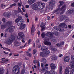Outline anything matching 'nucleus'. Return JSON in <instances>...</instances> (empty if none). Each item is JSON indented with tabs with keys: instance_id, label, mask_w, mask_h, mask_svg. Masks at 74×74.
I'll return each mask as SVG.
<instances>
[{
	"instance_id": "nucleus-1",
	"label": "nucleus",
	"mask_w": 74,
	"mask_h": 74,
	"mask_svg": "<svg viewBox=\"0 0 74 74\" xmlns=\"http://www.w3.org/2000/svg\"><path fill=\"white\" fill-rule=\"evenodd\" d=\"M45 3H42L41 2H38L36 3L33 4L32 5V7L33 10H42L45 8Z\"/></svg>"
},
{
	"instance_id": "nucleus-2",
	"label": "nucleus",
	"mask_w": 74,
	"mask_h": 74,
	"mask_svg": "<svg viewBox=\"0 0 74 74\" xmlns=\"http://www.w3.org/2000/svg\"><path fill=\"white\" fill-rule=\"evenodd\" d=\"M41 50L43 51V52H40V56L42 57L45 56V55H47L48 54H49L50 52L48 50V48H46L45 47H41Z\"/></svg>"
},
{
	"instance_id": "nucleus-3",
	"label": "nucleus",
	"mask_w": 74,
	"mask_h": 74,
	"mask_svg": "<svg viewBox=\"0 0 74 74\" xmlns=\"http://www.w3.org/2000/svg\"><path fill=\"white\" fill-rule=\"evenodd\" d=\"M69 68L71 69V71H69V68L66 67L65 71V74H73L74 72V65H69Z\"/></svg>"
},
{
	"instance_id": "nucleus-4",
	"label": "nucleus",
	"mask_w": 74,
	"mask_h": 74,
	"mask_svg": "<svg viewBox=\"0 0 74 74\" xmlns=\"http://www.w3.org/2000/svg\"><path fill=\"white\" fill-rule=\"evenodd\" d=\"M13 74H18L20 73V68L18 65H15L13 68Z\"/></svg>"
},
{
	"instance_id": "nucleus-5",
	"label": "nucleus",
	"mask_w": 74,
	"mask_h": 74,
	"mask_svg": "<svg viewBox=\"0 0 74 74\" xmlns=\"http://www.w3.org/2000/svg\"><path fill=\"white\" fill-rule=\"evenodd\" d=\"M19 23H18L17 25L18 26H20V29L23 30L26 27V25L25 24H23V21H20Z\"/></svg>"
},
{
	"instance_id": "nucleus-6",
	"label": "nucleus",
	"mask_w": 74,
	"mask_h": 74,
	"mask_svg": "<svg viewBox=\"0 0 74 74\" xmlns=\"http://www.w3.org/2000/svg\"><path fill=\"white\" fill-rule=\"evenodd\" d=\"M65 20V22H68L69 21V18L67 17V16L64 15H63L61 16L60 18V20L61 21H63Z\"/></svg>"
},
{
	"instance_id": "nucleus-7",
	"label": "nucleus",
	"mask_w": 74,
	"mask_h": 74,
	"mask_svg": "<svg viewBox=\"0 0 74 74\" xmlns=\"http://www.w3.org/2000/svg\"><path fill=\"white\" fill-rule=\"evenodd\" d=\"M10 38L11 40L8 41L7 42V44H8V45L11 44H12V42L14 41H15V36H14V35H12L11 36Z\"/></svg>"
},
{
	"instance_id": "nucleus-8",
	"label": "nucleus",
	"mask_w": 74,
	"mask_h": 74,
	"mask_svg": "<svg viewBox=\"0 0 74 74\" xmlns=\"http://www.w3.org/2000/svg\"><path fill=\"white\" fill-rule=\"evenodd\" d=\"M18 36H17L18 39H20V38L21 39H23L24 38H25V36L23 33V32H20L18 33Z\"/></svg>"
},
{
	"instance_id": "nucleus-9",
	"label": "nucleus",
	"mask_w": 74,
	"mask_h": 74,
	"mask_svg": "<svg viewBox=\"0 0 74 74\" xmlns=\"http://www.w3.org/2000/svg\"><path fill=\"white\" fill-rule=\"evenodd\" d=\"M46 36L49 38H52L53 37V34L50 32H47L45 34Z\"/></svg>"
},
{
	"instance_id": "nucleus-10",
	"label": "nucleus",
	"mask_w": 74,
	"mask_h": 74,
	"mask_svg": "<svg viewBox=\"0 0 74 74\" xmlns=\"http://www.w3.org/2000/svg\"><path fill=\"white\" fill-rule=\"evenodd\" d=\"M14 30L13 26H11L9 28H7L6 29V32H13Z\"/></svg>"
},
{
	"instance_id": "nucleus-11",
	"label": "nucleus",
	"mask_w": 74,
	"mask_h": 74,
	"mask_svg": "<svg viewBox=\"0 0 74 74\" xmlns=\"http://www.w3.org/2000/svg\"><path fill=\"white\" fill-rule=\"evenodd\" d=\"M55 4V1L51 0L50 1V4H49V6L50 8H53V7H54V5Z\"/></svg>"
},
{
	"instance_id": "nucleus-12",
	"label": "nucleus",
	"mask_w": 74,
	"mask_h": 74,
	"mask_svg": "<svg viewBox=\"0 0 74 74\" xmlns=\"http://www.w3.org/2000/svg\"><path fill=\"white\" fill-rule=\"evenodd\" d=\"M50 66L51 67V69L53 70H55L56 67V65H55L53 63H51L50 64Z\"/></svg>"
},
{
	"instance_id": "nucleus-13",
	"label": "nucleus",
	"mask_w": 74,
	"mask_h": 74,
	"mask_svg": "<svg viewBox=\"0 0 74 74\" xmlns=\"http://www.w3.org/2000/svg\"><path fill=\"white\" fill-rule=\"evenodd\" d=\"M43 43L46 45H49V46H50L52 45V43H51V42H48L47 40H45L43 42Z\"/></svg>"
},
{
	"instance_id": "nucleus-14",
	"label": "nucleus",
	"mask_w": 74,
	"mask_h": 74,
	"mask_svg": "<svg viewBox=\"0 0 74 74\" xmlns=\"http://www.w3.org/2000/svg\"><path fill=\"white\" fill-rule=\"evenodd\" d=\"M3 15L5 17H7V18H9L10 16V12H5L3 14Z\"/></svg>"
},
{
	"instance_id": "nucleus-15",
	"label": "nucleus",
	"mask_w": 74,
	"mask_h": 74,
	"mask_svg": "<svg viewBox=\"0 0 74 74\" xmlns=\"http://www.w3.org/2000/svg\"><path fill=\"white\" fill-rule=\"evenodd\" d=\"M60 10L61 11L62 10V14H63V13L65 12V10H66V6L65 5L63 6L60 8Z\"/></svg>"
},
{
	"instance_id": "nucleus-16",
	"label": "nucleus",
	"mask_w": 74,
	"mask_h": 74,
	"mask_svg": "<svg viewBox=\"0 0 74 74\" xmlns=\"http://www.w3.org/2000/svg\"><path fill=\"white\" fill-rule=\"evenodd\" d=\"M22 17L21 16H19L15 21L16 23H19V22L22 19Z\"/></svg>"
},
{
	"instance_id": "nucleus-17",
	"label": "nucleus",
	"mask_w": 74,
	"mask_h": 74,
	"mask_svg": "<svg viewBox=\"0 0 74 74\" xmlns=\"http://www.w3.org/2000/svg\"><path fill=\"white\" fill-rule=\"evenodd\" d=\"M36 1V0H28V3L29 4L31 5L32 4H33V3H35Z\"/></svg>"
},
{
	"instance_id": "nucleus-18",
	"label": "nucleus",
	"mask_w": 74,
	"mask_h": 74,
	"mask_svg": "<svg viewBox=\"0 0 74 74\" xmlns=\"http://www.w3.org/2000/svg\"><path fill=\"white\" fill-rule=\"evenodd\" d=\"M21 45V43L18 42V41H15L14 42V46H19Z\"/></svg>"
},
{
	"instance_id": "nucleus-19",
	"label": "nucleus",
	"mask_w": 74,
	"mask_h": 74,
	"mask_svg": "<svg viewBox=\"0 0 74 74\" xmlns=\"http://www.w3.org/2000/svg\"><path fill=\"white\" fill-rule=\"evenodd\" d=\"M64 59L65 62H69V61L70 60V58H69V57L66 56L64 58Z\"/></svg>"
},
{
	"instance_id": "nucleus-20",
	"label": "nucleus",
	"mask_w": 74,
	"mask_h": 74,
	"mask_svg": "<svg viewBox=\"0 0 74 74\" xmlns=\"http://www.w3.org/2000/svg\"><path fill=\"white\" fill-rule=\"evenodd\" d=\"M66 24L64 23H61L60 25L59 26L61 27H62V28H64L65 26H66Z\"/></svg>"
},
{
	"instance_id": "nucleus-21",
	"label": "nucleus",
	"mask_w": 74,
	"mask_h": 74,
	"mask_svg": "<svg viewBox=\"0 0 74 74\" xmlns=\"http://www.w3.org/2000/svg\"><path fill=\"white\" fill-rule=\"evenodd\" d=\"M67 12L68 13V14H73V13H74V10L73 9H69L67 11Z\"/></svg>"
},
{
	"instance_id": "nucleus-22",
	"label": "nucleus",
	"mask_w": 74,
	"mask_h": 74,
	"mask_svg": "<svg viewBox=\"0 0 74 74\" xmlns=\"http://www.w3.org/2000/svg\"><path fill=\"white\" fill-rule=\"evenodd\" d=\"M64 44V42L62 41L60 43H58L56 44V45L58 47H60L61 45H62Z\"/></svg>"
},
{
	"instance_id": "nucleus-23",
	"label": "nucleus",
	"mask_w": 74,
	"mask_h": 74,
	"mask_svg": "<svg viewBox=\"0 0 74 74\" xmlns=\"http://www.w3.org/2000/svg\"><path fill=\"white\" fill-rule=\"evenodd\" d=\"M53 57H52L51 59V60H55L57 59V57L55 55H53Z\"/></svg>"
},
{
	"instance_id": "nucleus-24",
	"label": "nucleus",
	"mask_w": 74,
	"mask_h": 74,
	"mask_svg": "<svg viewBox=\"0 0 74 74\" xmlns=\"http://www.w3.org/2000/svg\"><path fill=\"white\" fill-rule=\"evenodd\" d=\"M62 70H63V68L62 66H60L59 69V73L60 74H62Z\"/></svg>"
},
{
	"instance_id": "nucleus-25",
	"label": "nucleus",
	"mask_w": 74,
	"mask_h": 74,
	"mask_svg": "<svg viewBox=\"0 0 74 74\" xmlns=\"http://www.w3.org/2000/svg\"><path fill=\"white\" fill-rule=\"evenodd\" d=\"M6 23L8 26H10V25H12V21H8Z\"/></svg>"
},
{
	"instance_id": "nucleus-26",
	"label": "nucleus",
	"mask_w": 74,
	"mask_h": 74,
	"mask_svg": "<svg viewBox=\"0 0 74 74\" xmlns=\"http://www.w3.org/2000/svg\"><path fill=\"white\" fill-rule=\"evenodd\" d=\"M6 27H7V25L5 24H3L1 25V28L2 30L4 29V28Z\"/></svg>"
},
{
	"instance_id": "nucleus-27",
	"label": "nucleus",
	"mask_w": 74,
	"mask_h": 74,
	"mask_svg": "<svg viewBox=\"0 0 74 74\" xmlns=\"http://www.w3.org/2000/svg\"><path fill=\"white\" fill-rule=\"evenodd\" d=\"M50 49L52 51H53L54 52H56L57 51V49H55L53 47H50Z\"/></svg>"
},
{
	"instance_id": "nucleus-28",
	"label": "nucleus",
	"mask_w": 74,
	"mask_h": 74,
	"mask_svg": "<svg viewBox=\"0 0 74 74\" xmlns=\"http://www.w3.org/2000/svg\"><path fill=\"white\" fill-rule=\"evenodd\" d=\"M4 70L2 68H0V74H2L4 73Z\"/></svg>"
},
{
	"instance_id": "nucleus-29",
	"label": "nucleus",
	"mask_w": 74,
	"mask_h": 74,
	"mask_svg": "<svg viewBox=\"0 0 74 74\" xmlns=\"http://www.w3.org/2000/svg\"><path fill=\"white\" fill-rule=\"evenodd\" d=\"M47 70V68H44L42 69L41 71V73H44Z\"/></svg>"
},
{
	"instance_id": "nucleus-30",
	"label": "nucleus",
	"mask_w": 74,
	"mask_h": 74,
	"mask_svg": "<svg viewBox=\"0 0 74 74\" xmlns=\"http://www.w3.org/2000/svg\"><path fill=\"white\" fill-rule=\"evenodd\" d=\"M59 10H60V7H58V8L56 9V10H54V11H53V14H55V13H56V12H58V11H59Z\"/></svg>"
},
{
	"instance_id": "nucleus-31",
	"label": "nucleus",
	"mask_w": 74,
	"mask_h": 74,
	"mask_svg": "<svg viewBox=\"0 0 74 74\" xmlns=\"http://www.w3.org/2000/svg\"><path fill=\"white\" fill-rule=\"evenodd\" d=\"M59 3H60V4L59 5V7H61L63 5V3H64V2L63 1H60Z\"/></svg>"
},
{
	"instance_id": "nucleus-32",
	"label": "nucleus",
	"mask_w": 74,
	"mask_h": 74,
	"mask_svg": "<svg viewBox=\"0 0 74 74\" xmlns=\"http://www.w3.org/2000/svg\"><path fill=\"white\" fill-rule=\"evenodd\" d=\"M41 61L42 62H43V63L44 64H45L47 62V60H46V59L44 58H42Z\"/></svg>"
},
{
	"instance_id": "nucleus-33",
	"label": "nucleus",
	"mask_w": 74,
	"mask_h": 74,
	"mask_svg": "<svg viewBox=\"0 0 74 74\" xmlns=\"http://www.w3.org/2000/svg\"><path fill=\"white\" fill-rule=\"evenodd\" d=\"M45 36H46V35H45V34H44V33H42L41 34V36L43 38H45Z\"/></svg>"
},
{
	"instance_id": "nucleus-34",
	"label": "nucleus",
	"mask_w": 74,
	"mask_h": 74,
	"mask_svg": "<svg viewBox=\"0 0 74 74\" xmlns=\"http://www.w3.org/2000/svg\"><path fill=\"white\" fill-rule=\"evenodd\" d=\"M26 53L27 56H28L29 57H31V56H32V54L30 53H29V51H27Z\"/></svg>"
},
{
	"instance_id": "nucleus-35",
	"label": "nucleus",
	"mask_w": 74,
	"mask_h": 74,
	"mask_svg": "<svg viewBox=\"0 0 74 74\" xmlns=\"http://www.w3.org/2000/svg\"><path fill=\"white\" fill-rule=\"evenodd\" d=\"M46 23H42L40 25V27H44L45 26Z\"/></svg>"
},
{
	"instance_id": "nucleus-36",
	"label": "nucleus",
	"mask_w": 74,
	"mask_h": 74,
	"mask_svg": "<svg viewBox=\"0 0 74 74\" xmlns=\"http://www.w3.org/2000/svg\"><path fill=\"white\" fill-rule=\"evenodd\" d=\"M25 70L23 69L21 72V74H25Z\"/></svg>"
},
{
	"instance_id": "nucleus-37",
	"label": "nucleus",
	"mask_w": 74,
	"mask_h": 74,
	"mask_svg": "<svg viewBox=\"0 0 74 74\" xmlns=\"http://www.w3.org/2000/svg\"><path fill=\"white\" fill-rule=\"evenodd\" d=\"M31 42H32V40L29 39L28 41V43H27L28 44V45H27L28 46L30 45V43Z\"/></svg>"
},
{
	"instance_id": "nucleus-38",
	"label": "nucleus",
	"mask_w": 74,
	"mask_h": 74,
	"mask_svg": "<svg viewBox=\"0 0 74 74\" xmlns=\"http://www.w3.org/2000/svg\"><path fill=\"white\" fill-rule=\"evenodd\" d=\"M16 5H17L16 4V3H14L12 4H10V7H13V6H16Z\"/></svg>"
},
{
	"instance_id": "nucleus-39",
	"label": "nucleus",
	"mask_w": 74,
	"mask_h": 74,
	"mask_svg": "<svg viewBox=\"0 0 74 74\" xmlns=\"http://www.w3.org/2000/svg\"><path fill=\"white\" fill-rule=\"evenodd\" d=\"M1 47L2 48H3L4 50H7V51H10V49H8L7 48H4L2 47Z\"/></svg>"
},
{
	"instance_id": "nucleus-40",
	"label": "nucleus",
	"mask_w": 74,
	"mask_h": 74,
	"mask_svg": "<svg viewBox=\"0 0 74 74\" xmlns=\"http://www.w3.org/2000/svg\"><path fill=\"white\" fill-rule=\"evenodd\" d=\"M54 34L56 36H58L59 35V33H58V32L57 31L55 32Z\"/></svg>"
},
{
	"instance_id": "nucleus-41",
	"label": "nucleus",
	"mask_w": 74,
	"mask_h": 74,
	"mask_svg": "<svg viewBox=\"0 0 74 74\" xmlns=\"http://www.w3.org/2000/svg\"><path fill=\"white\" fill-rule=\"evenodd\" d=\"M39 41H40L39 39H37L36 40V43L37 45H38V43H39Z\"/></svg>"
},
{
	"instance_id": "nucleus-42",
	"label": "nucleus",
	"mask_w": 74,
	"mask_h": 74,
	"mask_svg": "<svg viewBox=\"0 0 74 74\" xmlns=\"http://www.w3.org/2000/svg\"><path fill=\"white\" fill-rule=\"evenodd\" d=\"M37 52V51L36 49H34L33 50V54L34 55Z\"/></svg>"
},
{
	"instance_id": "nucleus-43",
	"label": "nucleus",
	"mask_w": 74,
	"mask_h": 74,
	"mask_svg": "<svg viewBox=\"0 0 74 74\" xmlns=\"http://www.w3.org/2000/svg\"><path fill=\"white\" fill-rule=\"evenodd\" d=\"M41 27L42 29H41V30H45V27Z\"/></svg>"
},
{
	"instance_id": "nucleus-44",
	"label": "nucleus",
	"mask_w": 74,
	"mask_h": 74,
	"mask_svg": "<svg viewBox=\"0 0 74 74\" xmlns=\"http://www.w3.org/2000/svg\"><path fill=\"white\" fill-rule=\"evenodd\" d=\"M5 18H3L2 19V21L3 22H4V23L5 22V21H6Z\"/></svg>"
},
{
	"instance_id": "nucleus-45",
	"label": "nucleus",
	"mask_w": 74,
	"mask_h": 74,
	"mask_svg": "<svg viewBox=\"0 0 74 74\" xmlns=\"http://www.w3.org/2000/svg\"><path fill=\"white\" fill-rule=\"evenodd\" d=\"M71 58L72 60H73L74 61V55L71 56Z\"/></svg>"
},
{
	"instance_id": "nucleus-46",
	"label": "nucleus",
	"mask_w": 74,
	"mask_h": 74,
	"mask_svg": "<svg viewBox=\"0 0 74 74\" xmlns=\"http://www.w3.org/2000/svg\"><path fill=\"white\" fill-rule=\"evenodd\" d=\"M31 30L32 33H34V31L35 30V29H32H32L31 28Z\"/></svg>"
},
{
	"instance_id": "nucleus-47",
	"label": "nucleus",
	"mask_w": 74,
	"mask_h": 74,
	"mask_svg": "<svg viewBox=\"0 0 74 74\" xmlns=\"http://www.w3.org/2000/svg\"><path fill=\"white\" fill-rule=\"evenodd\" d=\"M54 29L55 30H59L57 28V26H55L54 27Z\"/></svg>"
},
{
	"instance_id": "nucleus-48",
	"label": "nucleus",
	"mask_w": 74,
	"mask_h": 74,
	"mask_svg": "<svg viewBox=\"0 0 74 74\" xmlns=\"http://www.w3.org/2000/svg\"><path fill=\"white\" fill-rule=\"evenodd\" d=\"M51 74H55V71H51Z\"/></svg>"
},
{
	"instance_id": "nucleus-49",
	"label": "nucleus",
	"mask_w": 74,
	"mask_h": 74,
	"mask_svg": "<svg viewBox=\"0 0 74 74\" xmlns=\"http://www.w3.org/2000/svg\"><path fill=\"white\" fill-rule=\"evenodd\" d=\"M25 47H18L19 49H24Z\"/></svg>"
},
{
	"instance_id": "nucleus-50",
	"label": "nucleus",
	"mask_w": 74,
	"mask_h": 74,
	"mask_svg": "<svg viewBox=\"0 0 74 74\" xmlns=\"http://www.w3.org/2000/svg\"><path fill=\"white\" fill-rule=\"evenodd\" d=\"M50 74V72L49 71H46L45 72V73L44 74Z\"/></svg>"
},
{
	"instance_id": "nucleus-51",
	"label": "nucleus",
	"mask_w": 74,
	"mask_h": 74,
	"mask_svg": "<svg viewBox=\"0 0 74 74\" xmlns=\"http://www.w3.org/2000/svg\"><path fill=\"white\" fill-rule=\"evenodd\" d=\"M74 62L73 61H70V63L71 64H73Z\"/></svg>"
},
{
	"instance_id": "nucleus-52",
	"label": "nucleus",
	"mask_w": 74,
	"mask_h": 74,
	"mask_svg": "<svg viewBox=\"0 0 74 74\" xmlns=\"http://www.w3.org/2000/svg\"><path fill=\"white\" fill-rule=\"evenodd\" d=\"M37 34L38 35V36H40V31H38V32Z\"/></svg>"
},
{
	"instance_id": "nucleus-53",
	"label": "nucleus",
	"mask_w": 74,
	"mask_h": 74,
	"mask_svg": "<svg viewBox=\"0 0 74 74\" xmlns=\"http://www.w3.org/2000/svg\"><path fill=\"white\" fill-rule=\"evenodd\" d=\"M14 1L15 3H18V2H19V0H14Z\"/></svg>"
},
{
	"instance_id": "nucleus-54",
	"label": "nucleus",
	"mask_w": 74,
	"mask_h": 74,
	"mask_svg": "<svg viewBox=\"0 0 74 74\" xmlns=\"http://www.w3.org/2000/svg\"><path fill=\"white\" fill-rule=\"evenodd\" d=\"M18 6H19V7H21L22 5H21V4L20 3H19V2L18 3Z\"/></svg>"
},
{
	"instance_id": "nucleus-55",
	"label": "nucleus",
	"mask_w": 74,
	"mask_h": 74,
	"mask_svg": "<svg viewBox=\"0 0 74 74\" xmlns=\"http://www.w3.org/2000/svg\"><path fill=\"white\" fill-rule=\"evenodd\" d=\"M71 6L74 7V2L71 4Z\"/></svg>"
},
{
	"instance_id": "nucleus-56",
	"label": "nucleus",
	"mask_w": 74,
	"mask_h": 74,
	"mask_svg": "<svg viewBox=\"0 0 74 74\" xmlns=\"http://www.w3.org/2000/svg\"><path fill=\"white\" fill-rule=\"evenodd\" d=\"M32 29L35 30V26L34 25H32Z\"/></svg>"
},
{
	"instance_id": "nucleus-57",
	"label": "nucleus",
	"mask_w": 74,
	"mask_h": 74,
	"mask_svg": "<svg viewBox=\"0 0 74 74\" xmlns=\"http://www.w3.org/2000/svg\"><path fill=\"white\" fill-rule=\"evenodd\" d=\"M7 33H5V34L4 35V37H7V36H7Z\"/></svg>"
},
{
	"instance_id": "nucleus-58",
	"label": "nucleus",
	"mask_w": 74,
	"mask_h": 74,
	"mask_svg": "<svg viewBox=\"0 0 74 74\" xmlns=\"http://www.w3.org/2000/svg\"><path fill=\"white\" fill-rule=\"evenodd\" d=\"M25 17L27 18H28V14L27 13H26L25 14Z\"/></svg>"
},
{
	"instance_id": "nucleus-59",
	"label": "nucleus",
	"mask_w": 74,
	"mask_h": 74,
	"mask_svg": "<svg viewBox=\"0 0 74 74\" xmlns=\"http://www.w3.org/2000/svg\"><path fill=\"white\" fill-rule=\"evenodd\" d=\"M22 10L23 12H25V9H24V8H22Z\"/></svg>"
},
{
	"instance_id": "nucleus-60",
	"label": "nucleus",
	"mask_w": 74,
	"mask_h": 74,
	"mask_svg": "<svg viewBox=\"0 0 74 74\" xmlns=\"http://www.w3.org/2000/svg\"><path fill=\"white\" fill-rule=\"evenodd\" d=\"M68 27L69 29H71V25H68Z\"/></svg>"
},
{
	"instance_id": "nucleus-61",
	"label": "nucleus",
	"mask_w": 74,
	"mask_h": 74,
	"mask_svg": "<svg viewBox=\"0 0 74 74\" xmlns=\"http://www.w3.org/2000/svg\"><path fill=\"white\" fill-rule=\"evenodd\" d=\"M3 36H4V34L3 33H1V37H2Z\"/></svg>"
},
{
	"instance_id": "nucleus-62",
	"label": "nucleus",
	"mask_w": 74,
	"mask_h": 74,
	"mask_svg": "<svg viewBox=\"0 0 74 74\" xmlns=\"http://www.w3.org/2000/svg\"><path fill=\"white\" fill-rule=\"evenodd\" d=\"M21 41L23 43H25V41L23 39H22Z\"/></svg>"
},
{
	"instance_id": "nucleus-63",
	"label": "nucleus",
	"mask_w": 74,
	"mask_h": 74,
	"mask_svg": "<svg viewBox=\"0 0 74 74\" xmlns=\"http://www.w3.org/2000/svg\"><path fill=\"white\" fill-rule=\"evenodd\" d=\"M59 57H62V56H63V55L62 54H60L59 55Z\"/></svg>"
},
{
	"instance_id": "nucleus-64",
	"label": "nucleus",
	"mask_w": 74,
	"mask_h": 74,
	"mask_svg": "<svg viewBox=\"0 0 74 74\" xmlns=\"http://www.w3.org/2000/svg\"><path fill=\"white\" fill-rule=\"evenodd\" d=\"M26 7L27 8H28L29 7V6L27 5H26Z\"/></svg>"
}]
</instances>
